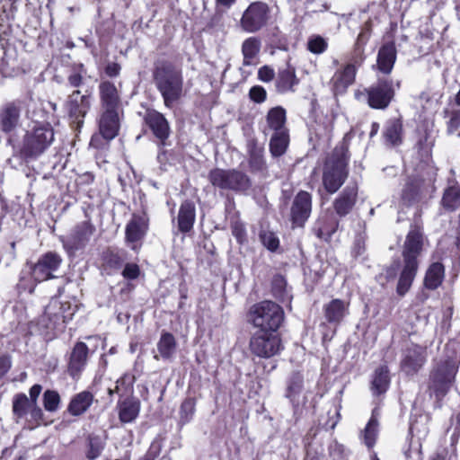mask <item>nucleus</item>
Here are the masks:
<instances>
[{
    "instance_id": "nucleus-1",
    "label": "nucleus",
    "mask_w": 460,
    "mask_h": 460,
    "mask_svg": "<svg viewBox=\"0 0 460 460\" xmlns=\"http://www.w3.org/2000/svg\"><path fill=\"white\" fill-rule=\"evenodd\" d=\"M425 239L422 220L414 218L402 245V261L394 260L390 265L385 267L384 272L378 275V279H385V282H381L382 287L397 278L396 294L399 296H404L411 290L419 271L420 257L424 250Z\"/></svg>"
},
{
    "instance_id": "nucleus-2",
    "label": "nucleus",
    "mask_w": 460,
    "mask_h": 460,
    "mask_svg": "<svg viewBox=\"0 0 460 460\" xmlns=\"http://www.w3.org/2000/svg\"><path fill=\"white\" fill-rule=\"evenodd\" d=\"M152 79L163 98L164 106L171 109L183 94L182 58L176 55L171 59L157 58L155 60Z\"/></svg>"
},
{
    "instance_id": "nucleus-3",
    "label": "nucleus",
    "mask_w": 460,
    "mask_h": 460,
    "mask_svg": "<svg viewBox=\"0 0 460 460\" xmlns=\"http://www.w3.org/2000/svg\"><path fill=\"white\" fill-rule=\"evenodd\" d=\"M350 155L349 140L344 137L324 158L322 184L328 194L336 193L349 178Z\"/></svg>"
},
{
    "instance_id": "nucleus-4",
    "label": "nucleus",
    "mask_w": 460,
    "mask_h": 460,
    "mask_svg": "<svg viewBox=\"0 0 460 460\" xmlns=\"http://www.w3.org/2000/svg\"><path fill=\"white\" fill-rule=\"evenodd\" d=\"M67 84L76 89L67 95L64 102V110L70 127L75 130H80L91 111L93 93L91 90H85L84 93L82 94L78 89L84 84V75L81 71L70 73L67 75Z\"/></svg>"
},
{
    "instance_id": "nucleus-5",
    "label": "nucleus",
    "mask_w": 460,
    "mask_h": 460,
    "mask_svg": "<svg viewBox=\"0 0 460 460\" xmlns=\"http://www.w3.org/2000/svg\"><path fill=\"white\" fill-rule=\"evenodd\" d=\"M55 128L52 124L29 125L17 149V155L25 162L39 159L54 143Z\"/></svg>"
},
{
    "instance_id": "nucleus-6",
    "label": "nucleus",
    "mask_w": 460,
    "mask_h": 460,
    "mask_svg": "<svg viewBox=\"0 0 460 460\" xmlns=\"http://www.w3.org/2000/svg\"><path fill=\"white\" fill-rule=\"evenodd\" d=\"M248 319L258 332H279L285 321V312L276 302L263 300L250 307Z\"/></svg>"
},
{
    "instance_id": "nucleus-7",
    "label": "nucleus",
    "mask_w": 460,
    "mask_h": 460,
    "mask_svg": "<svg viewBox=\"0 0 460 460\" xmlns=\"http://www.w3.org/2000/svg\"><path fill=\"white\" fill-rule=\"evenodd\" d=\"M455 342L445 344L443 357L434 364L430 371V380L436 393L446 394L455 381L457 373V351Z\"/></svg>"
},
{
    "instance_id": "nucleus-8",
    "label": "nucleus",
    "mask_w": 460,
    "mask_h": 460,
    "mask_svg": "<svg viewBox=\"0 0 460 460\" xmlns=\"http://www.w3.org/2000/svg\"><path fill=\"white\" fill-rule=\"evenodd\" d=\"M355 98L365 102L373 110H386L395 98L394 81L390 78H377L369 86L356 91Z\"/></svg>"
},
{
    "instance_id": "nucleus-9",
    "label": "nucleus",
    "mask_w": 460,
    "mask_h": 460,
    "mask_svg": "<svg viewBox=\"0 0 460 460\" xmlns=\"http://www.w3.org/2000/svg\"><path fill=\"white\" fill-rule=\"evenodd\" d=\"M208 179L213 187L235 193H244L252 187L251 178L243 171L234 168H214L209 171Z\"/></svg>"
},
{
    "instance_id": "nucleus-10",
    "label": "nucleus",
    "mask_w": 460,
    "mask_h": 460,
    "mask_svg": "<svg viewBox=\"0 0 460 460\" xmlns=\"http://www.w3.org/2000/svg\"><path fill=\"white\" fill-rule=\"evenodd\" d=\"M249 350L259 358H272L279 355L285 349L279 332L256 331L249 341Z\"/></svg>"
},
{
    "instance_id": "nucleus-11",
    "label": "nucleus",
    "mask_w": 460,
    "mask_h": 460,
    "mask_svg": "<svg viewBox=\"0 0 460 460\" xmlns=\"http://www.w3.org/2000/svg\"><path fill=\"white\" fill-rule=\"evenodd\" d=\"M96 228L90 219L77 223L70 233L59 237L62 246L69 257H74L78 251L84 250L90 243Z\"/></svg>"
},
{
    "instance_id": "nucleus-12",
    "label": "nucleus",
    "mask_w": 460,
    "mask_h": 460,
    "mask_svg": "<svg viewBox=\"0 0 460 460\" xmlns=\"http://www.w3.org/2000/svg\"><path fill=\"white\" fill-rule=\"evenodd\" d=\"M270 19V8L265 2H252L244 10L240 24L243 31L254 33L265 27Z\"/></svg>"
},
{
    "instance_id": "nucleus-13",
    "label": "nucleus",
    "mask_w": 460,
    "mask_h": 460,
    "mask_svg": "<svg viewBox=\"0 0 460 460\" xmlns=\"http://www.w3.org/2000/svg\"><path fill=\"white\" fill-rule=\"evenodd\" d=\"M313 211V195L300 190L293 198L288 213V221L292 229L304 228Z\"/></svg>"
},
{
    "instance_id": "nucleus-14",
    "label": "nucleus",
    "mask_w": 460,
    "mask_h": 460,
    "mask_svg": "<svg viewBox=\"0 0 460 460\" xmlns=\"http://www.w3.org/2000/svg\"><path fill=\"white\" fill-rule=\"evenodd\" d=\"M428 358L427 346L411 342L402 349L400 360V370L406 376H416L425 366Z\"/></svg>"
},
{
    "instance_id": "nucleus-15",
    "label": "nucleus",
    "mask_w": 460,
    "mask_h": 460,
    "mask_svg": "<svg viewBox=\"0 0 460 460\" xmlns=\"http://www.w3.org/2000/svg\"><path fill=\"white\" fill-rule=\"evenodd\" d=\"M62 257L56 252H47L42 254L37 262H27L30 267L31 279L36 283L52 279L55 278L54 272L61 266Z\"/></svg>"
},
{
    "instance_id": "nucleus-16",
    "label": "nucleus",
    "mask_w": 460,
    "mask_h": 460,
    "mask_svg": "<svg viewBox=\"0 0 460 460\" xmlns=\"http://www.w3.org/2000/svg\"><path fill=\"white\" fill-rule=\"evenodd\" d=\"M149 216L146 211L133 213L125 227V242L133 251H138L149 231Z\"/></svg>"
},
{
    "instance_id": "nucleus-17",
    "label": "nucleus",
    "mask_w": 460,
    "mask_h": 460,
    "mask_svg": "<svg viewBox=\"0 0 460 460\" xmlns=\"http://www.w3.org/2000/svg\"><path fill=\"white\" fill-rule=\"evenodd\" d=\"M26 100L14 99L0 107V130L4 134L13 132L21 125V116Z\"/></svg>"
},
{
    "instance_id": "nucleus-18",
    "label": "nucleus",
    "mask_w": 460,
    "mask_h": 460,
    "mask_svg": "<svg viewBox=\"0 0 460 460\" xmlns=\"http://www.w3.org/2000/svg\"><path fill=\"white\" fill-rule=\"evenodd\" d=\"M143 123L159 141V145L164 146L171 134L170 123L165 116L155 109H147Z\"/></svg>"
},
{
    "instance_id": "nucleus-19",
    "label": "nucleus",
    "mask_w": 460,
    "mask_h": 460,
    "mask_svg": "<svg viewBox=\"0 0 460 460\" xmlns=\"http://www.w3.org/2000/svg\"><path fill=\"white\" fill-rule=\"evenodd\" d=\"M100 110L123 111L121 93L109 79H102L98 84Z\"/></svg>"
},
{
    "instance_id": "nucleus-20",
    "label": "nucleus",
    "mask_w": 460,
    "mask_h": 460,
    "mask_svg": "<svg viewBox=\"0 0 460 460\" xmlns=\"http://www.w3.org/2000/svg\"><path fill=\"white\" fill-rule=\"evenodd\" d=\"M90 349L87 344L84 341H76L68 355L66 363V372L73 379H79L82 373L84 371Z\"/></svg>"
},
{
    "instance_id": "nucleus-21",
    "label": "nucleus",
    "mask_w": 460,
    "mask_h": 460,
    "mask_svg": "<svg viewBox=\"0 0 460 460\" xmlns=\"http://www.w3.org/2000/svg\"><path fill=\"white\" fill-rule=\"evenodd\" d=\"M358 199L357 181L347 184L332 202V208L340 218L347 217L354 209Z\"/></svg>"
},
{
    "instance_id": "nucleus-22",
    "label": "nucleus",
    "mask_w": 460,
    "mask_h": 460,
    "mask_svg": "<svg viewBox=\"0 0 460 460\" xmlns=\"http://www.w3.org/2000/svg\"><path fill=\"white\" fill-rule=\"evenodd\" d=\"M120 113L123 114V111L100 110L97 119L98 131L107 142H111L119 134Z\"/></svg>"
},
{
    "instance_id": "nucleus-23",
    "label": "nucleus",
    "mask_w": 460,
    "mask_h": 460,
    "mask_svg": "<svg viewBox=\"0 0 460 460\" xmlns=\"http://www.w3.org/2000/svg\"><path fill=\"white\" fill-rule=\"evenodd\" d=\"M358 69L352 64H343L338 68L330 80L331 89L334 95H342L349 86L355 84Z\"/></svg>"
},
{
    "instance_id": "nucleus-24",
    "label": "nucleus",
    "mask_w": 460,
    "mask_h": 460,
    "mask_svg": "<svg viewBox=\"0 0 460 460\" xmlns=\"http://www.w3.org/2000/svg\"><path fill=\"white\" fill-rule=\"evenodd\" d=\"M33 92L28 91L22 100H26V116L31 120V125L34 124H51L49 119L52 114L44 107L40 101H37L33 97Z\"/></svg>"
},
{
    "instance_id": "nucleus-25",
    "label": "nucleus",
    "mask_w": 460,
    "mask_h": 460,
    "mask_svg": "<svg viewBox=\"0 0 460 460\" xmlns=\"http://www.w3.org/2000/svg\"><path fill=\"white\" fill-rule=\"evenodd\" d=\"M434 146L435 138L432 137L430 129L426 127L421 131H417V141L414 148L420 164L429 166L433 163Z\"/></svg>"
},
{
    "instance_id": "nucleus-26",
    "label": "nucleus",
    "mask_w": 460,
    "mask_h": 460,
    "mask_svg": "<svg viewBox=\"0 0 460 460\" xmlns=\"http://www.w3.org/2000/svg\"><path fill=\"white\" fill-rule=\"evenodd\" d=\"M340 220L332 215L319 216L312 226V233L321 241L330 243L338 231Z\"/></svg>"
},
{
    "instance_id": "nucleus-27",
    "label": "nucleus",
    "mask_w": 460,
    "mask_h": 460,
    "mask_svg": "<svg viewBox=\"0 0 460 460\" xmlns=\"http://www.w3.org/2000/svg\"><path fill=\"white\" fill-rule=\"evenodd\" d=\"M404 128L402 117L391 118L386 120L382 137L386 146L391 147L399 146L403 142Z\"/></svg>"
},
{
    "instance_id": "nucleus-28",
    "label": "nucleus",
    "mask_w": 460,
    "mask_h": 460,
    "mask_svg": "<svg viewBox=\"0 0 460 460\" xmlns=\"http://www.w3.org/2000/svg\"><path fill=\"white\" fill-rule=\"evenodd\" d=\"M248 166L252 173L264 172L267 171V164L264 158V147L261 146L257 138L247 141Z\"/></svg>"
},
{
    "instance_id": "nucleus-29",
    "label": "nucleus",
    "mask_w": 460,
    "mask_h": 460,
    "mask_svg": "<svg viewBox=\"0 0 460 460\" xmlns=\"http://www.w3.org/2000/svg\"><path fill=\"white\" fill-rule=\"evenodd\" d=\"M397 59V49L394 40L385 42L379 49L376 57L377 69L384 75H389L394 69Z\"/></svg>"
},
{
    "instance_id": "nucleus-30",
    "label": "nucleus",
    "mask_w": 460,
    "mask_h": 460,
    "mask_svg": "<svg viewBox=\"0 0 460 460\" xmlns=\"http://www.w3.org/2000/svg\"><path fill=\"white\" fill-rule=\"evenodd\" d=\"M300 80L296 76V68L288 64L284 68H279L275 80L276 91L279 93H294Z\"/></svg>"
},
{
    "instance_id": "nucleus-31",
    "label": "nucleus",
    "mask_w": 460,
    "mask_h": 460,
    "mask_svg": "<svg viewBox=\"0 0 460 460\" xmlns=\"http://www.w3.org/2000/svg\"><path fill=\"white\" fill-rule=\"evenodd\" d=\"M196 221V206L190 199L183 200L179 208L177 227L180 233L186 234L193 230Z\"/></svg>"
},
{
    "instance_id": "nucleus-32",
    "label": "nucleus",
    "mask_w": 460,
    "mask_h": 460,
    "mask_svg": "<svg viewBox=\"0 0 460 460\" xmlns=\"http://www.w3.org/2000/svg\"><path fill=\"white\" fill-rule=\"evenodd\" d=\"M391 375L387 365L378 366L373 372L370 380V390L374 396L384 395L390 388Z\"/></svg>"
},
{
    "instance_id": "nucleus-33",
    "label": "nucleus",
    "mask_w": 460,
    "mask_h": 460,
    "mask_svg": "<svg viewBox=\"0 0 460 460\" xmlns=\"http://www.w3.org/2000/svg\"><path fill=\"white\" fill-rule=\"evenodd\" d=\"M349 302L333 298L323 307L324 317L328 323L340 324L349 314Z\"/></svg>"
},
{
    "instance_id": "nucleus-34",
    "label": "nucleus",
    "mask_w": 460,
    "mask_h": 460,
    "mask_svg": "<svg viewBox=\"0 0 460 460\" xmlns=\"http://www.w3.org/2000/svg\"><path fill=\"white\" fill-rule=\"evenodd\" d=\"M446 277L445 265L440 261L431 262L423 278V288L429 291H434L442 286Z\"/></svg>"
},
{
    "instance_id": "nucleus-35",
    "label": "nucleus",
    "mask_w": 460,
    "mask_h": 460,
    "mask_svg": "<svg viewBox=\"0 0 460 460\" xmlns=\"http://www.w3.org/2000/svg\"><path fill=\"white\" fill-rule=\"evenodd\" d=\"M440 206L449 213L460 208V184L456 179L448 181L442 193Z\"/></svg>"
},
{
    "instance_id": "nucleus-36",
    "label": "nucleus",
    "mask_w": 460,
    "mask_h": 460,
    "mask_svg": "<svg viewBox=\"0 0 460 460\" xmlns=\"http://www.w3.org/2000/svg\"><path fill=\"white\" fill-rule=\"evenodd\" d=\"M94 401L92 392L84 390L75 394L70 400L66 411L74 417H78L86 412Z\"/></svg>"
},
{
    "instance_id": "nucleus-37",
    "label": "nucleus",
    "mask_w": 460,
    "mask_h": 460,
    "mask_svg": "<svg viewBox=\"0 0 460 460\" xmlns=\"http://www.w3.org/2000/svg\"><path fill=\"white\" fill-rule=\"evenodd\" d=\"M127 253L123 250L107 247L101 253L102 268L104 270H119L126 261Z\"/></svg>"
},
{
    "instance_id": "nucleus-38",
    "label": "nucleus",
    "mask_w": 460,
    "mask_h": 460,
    "mask_svg": "<svg viewBox=\"0 0 460 460\" xmlns=\"http://www.w3.org/2000/svg\"><path fill=\"white\" fill-rule=\"evenodd\" d=\"M424 186V180L420 178H411L404 185L401 199L403 205L410 207L418 203L421 199L422 188Z\"/></svg>"
},
{
    "instance_id": "nucleus-39",
    "label": "nucleus",
    "mask_w": 460,
    "mask_h": 460,
    "mask_svg": "<svg viewBox=\"0 0 460 460\" xmlns=\"http://www.w3.org/2000/svg\"><path fill=\"white\" fill-rule=\"evenodd\" d=\"M141 403L138 398L128 396L118 402L119 419L123 423L134 421L140 411Z\"/></svg>"
},
{
    "instance_id": "nucleus-40",
    "label": "nucleus",
    "mask_w": 460,
    "mask_h": 460,
    "mask_svg": "<svg viewBox=\"0 0 460 460\" xmlns=\"http://www.w3.org/2000/svg\"><path fill=\"white\" fill-rule=\"evenodd\" d=\"M158 354L154 355L155 360L171 359L176 352L177 341L174 335L169 332L163 331L157 342Z\"/></svg>"
},
{
    "instance_id": "nucleus-41",
    "label": "nucleus",
    "mask_w": 460,
    "mask_h": 460,
    "mask_svg": "<svg viewBox=\"0 0 460 460\" xmlns=\"http://www.w3.org/2000/svg\"><path fill=\"white\" fill-rule=\"evenodd\" d=\"M268 127L274 132L288 130L285 127L287 112L282 106H276L268 111L266 115Z\"/></svg>"
},
{
    "instance_id": "nucleus-42",
    "label": "nucleus",
    "mask_w": 460,
    "mask_h": 460,
    "mask_svg": "<svg viewBox=\"0 0 460 460\" xmlns=\"http://www.w3.org/2000/svg\"><path fill=\"white\" fill-rule=\"evenodd\" d=\"M304 390V376L299 371H294L287 380V387L285 390V397L288 399L299 398L305 396Z\"/></svg>"
},
{
    "instance_id": "nucleus-43",
    "label": "nucleus",
    "mask_w": 460,
    "mask_h": 460,
    "mask_svg": "<svg viewBox=\"0 0 460 460\" xmlns=\"http://www.w3.org/2000/svg\"><path fill=\"white\" fill-rule=\"evenodd\" d=\"M288 145V130L274 132L270 140V152L273 157H279L286 153Z\"/></svg>"
},
{
    "instance_id": "nucleus-44",
    "label": "nucleus",
    "mask_w": 460,
    "mask_h": 460,
    "mask_svg": "<svg viewBox=\"0 0 460 460\" xmlns=\"http://www.w3.org/2000/svg\"><path fill=\"white\" fill-rule=\"evenodd\" d=\"M55 309H61V314L63 315V323H67L71 321L77 311V305H73L70 301H58L52 300L49 304V312L55 311ZM54 314V313H52Z\"/></svg>"
},
{
    "instance_id": "nucleus-45",
    "label": "nucleus",
    "mask_w": 460,
    "mask_h": 460,
    "mask_svg": "<svg viewBox=\"0 0 460 460\" xmlns=\"http://www.w3.org/2000/svg\"><path fill=\"white\" fill-rule=\"evenodd\" d=\"M442 114L443 118L447 119V134L449 136L455 134L460 128V109L445 108L442 111Z\"/></svg>"
},
{
    "instance_id": "nucleus-46",
    "label": "nucleus",
    "mask_w": 460,
    "mask_h": 460,
    "mask_svg": "<svg viewBox=\"0 0 460 460\" xmlns=\"http://www.w3.org/2000/svg\"><path fill=\"white\" fill-rule=\"evenodd\" d=\"M31 402H30L27 395L23 393L16 394L13 399V413L17 419L24 418L31 407Z\"/></svg>"
},
{
    "instance_id": "nucleus-47",
    "label": "nucleus",
    "mask_w": 460,
    "mask_h": 460,
    "mask_svg": "<svg viewBox=\"0 0 460 460\" xmlns=\"http://www.w3.org/2000/svg\"><path fill=\"white\" fill-rule=\"evenodd\" d=\"M197 400L194 397H187L183 400L180 407V420L179 423L183 426L189 423L196 411Z\"/></svg>"
},
{
    "instance_id": "nucleus-48",
    "label": "nucleus",
    "mask_w": 460,
    "mask_h": 460,
    "mask_svg": "<svg viewBox=\"0 0 460 460\" xmlns=\"http://www.w3.org/2000/svg\"><path fill=\"white\" fill-rule=\"evenodd\" d=\"M287 279L281 274H275L271 279L270 291L272 296L280 301H284L287 296Z\"/></svg>"
},
{
    "instance_id": "nucleus-49",
    "label": "nucleus",
    "mask_w": 460,
    "mask_h": 460,
    "mask_svg": "<svg viewBox=\"0 0 460 460\" xmlns=\"http://www.w3.org/2000/svg\"><path fill=\"white\" fill-rule=\"evenodd\" d=\"M259 239L261 244L271 252H276L279 249V238L273 231L261 229L259 232Z\"/></svg>"
},
{
    "instance_id": "nucleus-50",
    "label": "nucleus",
    "mask_w": 460,
    "mask_h": 460,
    "mask_svg": "<svg viewBox=\"0 0 460 460\" xmlns=\"http://www.w3.org/2000/svg\"><path fill=\"white\" fill-rule=\"evenodd\" d=\"M136 376L133 373H124L116 382L115 391L120 396L133 392Z\"/></svg>"
},
{
    "instance_id": "nucleus-51",
    "label": "nucleus",
    "mask_w": 460,
    "mask_h": 460,
    "mask_svg": "<svg viewBox=\"0 0 460 460\" xmlns=\"http://www.w3.org/2000/svg\"><path fill=\"white\" fill-rule=\"evenodd\" d=\"M230 229L233 236L235 238V241L239 245L248 243L247 231L245 224L243 221L240 219L231 221Z\"/></svg>"
},
{
    "instance_id": "nucleus-52",
    "label": "nucleus",
    "mask_w": 460,
    "mask_h": 460,
    "mask_svg": "<svg viewBox=\"0 0 460 460\" xmlns=\"http://www.w3.org/2000/svg\"><path fill=\"white\" fill-rule=\"evenodd\" d=\"M61 399L56 390H46L43 394V406L47 411H56L60 404Z\"/></svg>"
},
{
    "instance_id": "nucleus-53",
    "label": "nucleus",
    "mask_w": 460,
    "mask_h": 460,
    "mask_svg": "<svg viewBox=\"0 0 460 460\" xmlns=\"http://www.w3.org/2000/svg\"><path fill=\"white\" fill-rule=\"evenodd\" d=\"M293 411V419L295 422L299 421L306 413L307 408V398L306 396H302L299 398L288 399Z\"/></svg>"
},
{
    "instance_id": "nucleus-54",
    "label": "nucleus",
    "mask_w": 460,
    "mask_h": 460,
    "mask_svg": "<svg viewBox=\"0 0 460 460\" xmlns=\"http://www.w3.org/2000/svg\"><path fill=\"white\" fill-rule=\"evenodd\" d=\"M328 49L327 40L320 35H314L308 39L307 49L315 55L325 52Z\"/></svg>"
},
{
    "instance_id": "nucleus-55",
    "label": "nucleus",
    "mask_w": 460,
    "mask_h": 460,
    "mask_svg": "<svg viewBox=\"0 0 460 460\" xmlns=\"http://www.w3.org/2000/svg\"><path fill=\"white\" fill-rule=\"evenodd\" d=\"M260 51V42L256 38H249L245 40L242 46V52L246 59H252Z\"/></svg>"
},
{
    "instance_id": "nucleus-56",
    "label": "nucleus",
    "mask_w": 460,
    "mask_h": 460,
    "mask_svg": "<svg viewBox=\"0 0 460 460\" xmlns=\"http://www.w3.org/2000/svg\"><path fill=\"white\" fill-rule=\"evenodd\" d=\"M372 27L373 23L370 19H368L360 28V31L355 40V45L365 49L367 42L369 41L372 34Z\"/></svg>"
},
{
    "instance_id": "nucleus-57",
    "label": "nucleus",
    "mask_w": 460,
    "mask_h": 460,
    "mask_svg": "<svg viewBox=\"0 0 460 460\" xmlns=\"http://www.w3.org/2000/svg\"><path fill=\"white\" fill-rule=\"evenodd\" d=\"M366 59L365 49L353 45L352 50L349 53V60L346 64H352L355 68L359 69Z\"/></svg>"
},
{
    "instance_id": "nucleus-58",
    "label": "nucleus",
    "mask_w": 460,
    "mask_h": 460,
    "mask_svg": "<svg viewBox=\"0 0 460 460\" xmlns=\"http://www.w3.org/2000/svg\"><path fill=\"white\" fill-rule=\"evenodd\" d=\"M429 416L427 414H419L411 420L409 431H421L428 429L427 424L429 421Z\"/></svg>"
},
{
    "instance_id": "nucleus-59",
    "label": "nucleus",
    "mask_w": 460,
    "mask_h": 460,
    "mask_svg": "<svg viewBox=\"0 0 460 460\" xmlns=\"http://www.w3.org/2000/svg\"><path fill=\"white\" fill-rule=\"evenodd\" d=\"M248 96L255 103H262L267 100V92L261 85H253L250 88Z\"/></svg>"
},
{
    "instance_id": "nucleus-60",
    "label": "nucleus",
    "mask_w": 460,
    "mask_h": 460,
    "mask_svg": "<svg viewBox=\"0 0 460 460\" xmlns=\"http://www.w3.org/2000/svg\"><path fill=\"white\" fill-rule=\"evenodd\" d=\"M90 448L87 452V457L90 460H93L98 457L103 448V440L99 439L98 438H90Z\"/></svg>"
},
{
    "instance_id": "nucleus-61",
    "label": "nucleus",
    "mask_w": 460,
    "mask_h": 460,
    "mask_svg": "<svg viewBox=\"0 0 460 460\" xmlns=\"http://www.w3.org/2000/svg\"><path fill=\"white\" fill-rule=\"evenodd\" d=\"M141 274V270L138 264L137 263H126L124 269L121 272V275L124 279L134 280L139 278Z\"/></svg>"
},
{
    "instance_id": "nucleus-62",
    "label": "nucleus",
    "mask_w": 460,
    "mask_h": 460,
    "mask_svg": "<svg viewBox=\"0 0 460 460\" xmlns=\"http://www.w3.org/2000/svg\"><path fill=\"white\" fill-rule=\"evenodd\" d=\"M121 65L118 62H108L104 68L103 72L106 77L108 78H116L119 76L121 73Z\"/></svg>"
},
{
    "instance_id": "nucleus-63",
    "label": "nucleus",
    "mask_w": 460,
    "mask_h": 460,
    "mask_svg": "<svg viewBox=\"0 0 460 460\" xmlns=\"http://www.w3.org/2000/svg\"><path fill=\"white\" fill-rule=\"evenodd\" d=\"M275 77V72L272 67L270 66H262L258 70V79L264 82L269 83L271 82Z\"/></svg>"
},
{
    "instance_id": "nucleus-64",
    "label": "nucleus",
    "mask_w": 460,
    "mask_h": 460,
    "mask_svg": "<svg viewBox=\"0 0 460 460\" xmlns=\"http://www.w3.org/2000/svg\"><path fill=\"white\" fill-rule=\"evenodd\" d=\"M109 143L110 142H107L99 131L98 134H93L90 140V146L98 150L107 148L109 146Z\"/></svg>"
}]
</instances>
